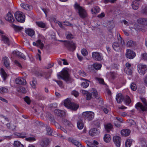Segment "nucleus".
Masks as SVG:
<instances>
[{"label":"nucleus","mask_w":147,"mask_h":147,"mask_svg":"<svg viewBox=\"0 0 147 147\" xmlns=\"http://www.w3.org/2000/svg\"><path fill=\"white\" fill-rule=\"evenodd\" d=\"M64 42V45L65 47L69 51H73L76 48V44L73 41L69 40H60Z\"/></svg>","instance_id":"obj_1"},{"label":"nucleus","mask_w":147,"mask_h":147,"mask_svg":"<svg viewBox=\"0 0 147 147\" xmlns=\"http://www.w3.org/2000/svg\"><path fill=\"white\" fill-rule=\"evenodd\" d=\"M75 8L77 9L80 16L83 18L86 17L87 14L85 10L80 6L77 2H76L74 5Z\"/></svg>","instance_id":"obj_2"},{"label":"nucleus","mask_w":147,"mask_h":147,"mask_svg":"<svg viewBox=\"0 0 147 147\" xmlns=\"http://www.w3.org/2000/svg\"><path fill=\"white\" fill-rule=\"evenodd\" d=\"M15 16L17 20L20 22H24L25 20V16L24 13L20 11H17L15 13Z\"/></svg>","instance_id":"obj_3"},{"label":"nucleus","mask_w":147,"mask_h":147,"mask_svg":"<svg viewBox=\"0 0 147 147\" xmlns=\"http://www.w3.org/2000/svg\"><path fill=\"white\" fill-rule=\"evenodd\" d=\"M92 92L91 93L89 92H88L86 95V99L87 100H90L92 98V95L93 94V96L97 99H98L100 98V96L98 94L96 90L95 89L92 88Z\"/></svg>","instance_id":"obj_4"},{"label":"nucleus","mask_w":147,"mask_h":147,"mask_svg":"<svg viewBox=\"0 0 147 147\" xmlns=\"http://www.w3.org/2000/svg\"><path fill=\"white\" fill-rule=\"evenodd\" d=\"M83 117L85 119H87L88 120L92 119L94 117V113L92 111H86L83 113Z\"/></svg>","instance_id":"obj_5"},{"label":"nucleus","mask_w":147,"mask_h":147,"mask_svg":"<svg viewBox=\"0 0 147 147\" xmlns=\"http://www.w3.org/2000/svg\"><path fill=\"white\" fill-rule=\"evenodd\" d=\"M138 70L139 73L145 74L147 70V66L140 64L138 65Z\"/></svg>","instance_id":"obj_6"},{"label":"nucleus","mask_w":147,"mask_h":147,"mask_svg":"<svg viewBox=\"0 0 147 147\" xmlns=\"http://www.w3.org/2000/svg\"><path fill=\"white\" fill-rule=\"evenodd\" d=\"M136 53L133 51L128 49L127 50L125 53L126 57L130 59H132L136 56Z\"/></svg>","instance_id":"obj_7"},{"label":"nucleus","mask_w":147,"mask_h":147,"mask_svg":"<svg viewBox=\"0 0 147 147\" xmlns=\"http://www.w3.org/2000/svg\"><path fill=\"white\" fill-rule=\"evenodd\" d=\"M57 77L59 79H62L66 82L70 80L69 74H58Z\"/></svg>","instance_id":"obj_8"},{"label":"nucleus","mask_w":147,"mask_h":147,"mask_svg":"<svg viewBox=\"0 0 147 147\" xmlns=\"http://www.w3.org/2000/svg\"><path fill=\"white\" fill-rule=\"evenodd\" d=\"M113 141L117 147H120L121 142V138L120 137L116 136L113 137Z\"/></svg>","instance_id":"obj_9"},{"label":"nucleus","mask_w":147,"mask_h":147,"mask_svg":"<svg viewBox=\"0 0 147 147\" xmlns=\"http://www.w3.org/2000/svg\"><path fill=\"white\" fill-rule=\"evenodd\" d=\"M92 56L94 60L97 61H100L102 58L100 53L97 52H93L92 54Z\"/></svg>","instance_id":"obj_10"},{"label":"nucleus","mask_w":147,"mask_h":147,"mask_svg":"<svg viewBox=\"0 0 147 147\" xmlns=\"http://www.w3.org/2000/svg\"><path fill=\"white\" fill-rule=\"evenodd\" d=\"M135 108L138 110H141L142 111H146L147 110V107L143 105L140 102L137 103L135 106Z\"/></svg>","instance_id":"obj_11"},{"label":"nucleus","mask_w":147,"mask_h":147,"mask_svg":"<svg viewBox=\"0 0 147 147\" xmlns=\"http://www.w3.org/2000/svg\"><path fill=\"white\" fill-rule=\"evenodd\" d=\"M5 19L10 22H14L15 19L11 13L8 12L7 15L5 17Z\"/></svg>","instance_id":"obj_12"},{"label":"nucleus","mask_w":147,"mask_h":147,"mask_svg":"<svg viewBox=\"0 0 147 147\" xmlns=\"http://www.w3.org/2000/svg\"><path fill=\"white\" fill-rule=\"evenodd\" d=\"M3 61L5 67L8 69H10L9 61L8 58L6 57H4L3 59Z\"/></svg>","instance_id":"obj_13"},{"label":"nucleus","mask_w":147,"mask_h":147,"mask_svg":"<svg viewBox=\"0 0 147 147\" xmlns=\"http://www.w3.org/2000/svg\"><path fill=\"white\" fill-rule=\"evenodd\" d=\"M99 133L97 129L95 128L91 129L89 132V134L92 136L98 135Z\"/></svg>","instance_id":"obj_14"},{"label":"nucleus","mask_w":147,"mask_h":147,"mask_svg":"<svg viewBox=\"0 0 147 147\" xmlns=\"http://www.w3.org/2000/svg\"><path fill=\"white\" fill-rule=\"evenodd\" d=\"M15 82L17 84H26V81L22 78H18L16 79Z\"/></svg>","instance_id":"obj_15"},{"label":"nucleus","mask_w":147,"mask_h":147,"mask_svg":"<svg viewBox=\"0 0 147 147\" xmlns=\"http://www.w3.org/2000/svg\"><path fill=\"white\" fill-rule=\"evenodd\" d=\"M57 115L60 116H63L65 115V112L61 110L55 109L54 111Z\"/></svg>","instance_id":"obj_16"},{"label":"nucleus","mask_w":147,"mask_h":147,"mask_svg":"<svg viewBox=\"0 0 147 147\" xmlns=\"http://www.w3.org/2000/svg\"><path fill=\"white\" fill-rule=\"evenodd\" d=\"M124 98L123 96L121 93H119L116 95V99L117 102L119 103H121Z\"/></svg>","instance_id":"obj_17"},{"label":"nucleus","mask_w":147,"mask_h":147,"mask_svg":"<svg viewBox=\"0 0 147 147\" xmlns=\"http://www.w3.org/2000/svg\"><path fill=\"white\" fill-rule=\"evenodd\" d=\"M79 106L78 104L74 102H71L68 108L74 110L76 111L79 108Z\"/></svg>","instance_id":"obj_18"},{"label":"nucleus","mask_w":147,"mask_h":147,"mask_svg":"<svg viewBox=\"0 0 147 147\" xmlns=\"http://www.w3.org/2000/svg\"><path fill=\"white\" fill-rule=\"evenodd\" d=\"M68 140L69 142L72 143V144L78 147V146L79 144H80V143L79 142L74 139V138H69Z\"/></svg>","instance_id":"obj_19"},{"label":"nucleus","mask_w":147,"mask_h":147,"mask_svg":"<svg viewBox=\"0 0 147 147\" xmlns=\"http://www.w3.org/2000/svg\"><path fill=\"white\" fill-rule=\"evenodd\" d=\"M130 133V130L128 129H125L122 130L121 131V134L124 136H128Z\"/></svg>","instance_id":"obj_20"},{"label":"nucleus","mask_w":147,"mask_h":147,"mask_svg":"<svg viewBox=\"0 0 147 147\" xmlns=\"http://www.w3.org/2000/svg\"><path fill=\"white\" fill-rule=\"evenodd\" d=\"M13 54H16L17 56L21 58L24 59L26 60V58L25 56L22 53H21L19 51H13Z\"/></svg>","instance_id":"obj_21"},{"label":"nucleus","mask_w":147,"mask_h":147,"mask_svg":"<svg viewBox=\"0 0 147 147\" xmlns=\"http://www.w3.org/2000/svg\"><path fill=\"white\" fill-rule=\"evenodd\" d=\"M1 40L3 42L8 46L10 45V42L8 38L5 36L2 35L1 36Z\"/></svg>","instance_id":"obj_22"},{"label":"nucleus","mask_w":147,"mask_h":147,"mask_svg":"<svg viewBox=\"0 0 147 147\" xmlns=\"http://www.w3.org/2000/svg\"><path fill=\"white\" fill-rule=\"evenodd\" d=\"M112 47L114 50L117 51H118L120 49L119 44L117 42H115L113 43Z\"/></svg>","instance_id":"obj_23"},{"label":"nucleus","mask_w":147,"mask_h":147,"mask_svg":"<svg viewBox=\"0 0 147 147\" xmlns=\"http://www.w3.org/2000/svg\"><path fill=\"white\" fill-rule=\"evenodd\" d=\"M26 33L29 36H32L34 34V31L32 29L28 28L25 30Z\"/></svg>","instance_id":"obj_24"},{"label":"nucleus","mask_w":147,"mask_h":147,"mask_svg":"<svg viewBox=\"0 0 147 147\" xmlns=\"http://www.w3.org/2000/svg\"><path fill=\"white\" fill-rule=\"evenodd\" d=\"M100 11L99 7L98 6H96L92 8L91 11L92 14H96L99 13Z\"/></svg>","instance_id":"obj_25"},{"label":"nucleus","mask_w":147,"mask_h":147,"mask_svg":"<svg viewBox=\"0 0 147 147\" xmlns=\"http://www.w3.org/2000/svg\"><path fill=\"white\" fill-rule=\"evenodd\" d=\"M138 22L142 24L145 25H147V19L141 18L138 20Z\"/></svg>","instance_id":"obj_26"},{"label":"nucleus","mask_w":147,"mask_h":147,"mask_svg":"<svg viewBox=\"0 0 147 147\" xmlns=\"http://www.w3.org/2000/svg\"><path fill=\"white\" fill-rule=\"evenodd\" d=\"M8 92V89L6 87H2L0 88V93L1 94L7 93Z\"/></svg>","instance_id":"obj_27"},{"label":"nucleus","mask_w":147,"mask_h":147,"mask_svg":"<svg viewBox=\"0 0 147 147\" xmlns=\"http://www.w3.org/2000/svg\"><path fill=\"white\" fill-rule=\"evenodd\" d=\"M20 5L22 8L26 10H29L32 8V7L29 5L24 3H21Z\"/></svg>","instance_id":"obj_28"},{"label":"nucleus","mask_w":147,"mask_h":147,"mask_svg":"<svg viewBox=\"0 0 147 147\" xmlns=\"http://www.w3.org/2000/svg\"><path fill=\"white\" fill-rule=\"evenodd\" d=\"M26 134L25 132H23L21 133H17L15 134L16 136L18 137L24 138L26 137Z\"/></svg>","instance_id":"obj_29"},{"label":"nucleus","mask_w":147,"mask_h":147,"mask_svg":"<svg viewBox=\"0 0 147 147\" xmlns=\"http://www.w3.org/2000/svg\"><path fill=\"white\" fill-rule=\"evenodd\" d=\"M49 140L48 139H45L41 141L40 144L42 146L46 147L48 144Z\"/></svg>","instance_id":"obj_30"},{"label":"nucleus","mask_w":147,"mask_h":147,"mask_svg":"<svg viewBox=\"0 0 147 147\" xmlns=\"http://www.w3.org/2000/svg\"><path fill=\"white\" fill-rule=\"evenodd\" d=\"M132 7L134 10L137 9L139 7V4L136 1H134L131 4Z\"/></svg>","instance_id":"obj_31"},{"label":"nucleus","mask_w":147,"mask_h":147,"mask_svg":"<svg viewBox=\"0 0 147 147\" xmlns=\"http://www.w3.org/2000/svg\"><path fill=\"white\" fill-rule=\"evenodd\" d=\"M12 26L14 28L15 30L16 31H20L23 29V28L22 27L15 25L14 24H12Z\"/></svg>","instance_id":"obj_32"},{"label":"nucleus","mask_w":147,"mask_h":147,"mask_svg":"<svg viewBox=\"0 0 147 147\" xmlns=\"http://www.w3.org/2000/svg\"><path fill=\"white\" fill-rule=\"evenodd\" d=\"M72 72L71 70L67 68L63 69L61 71V74H69Z\"/></svg>","instance_id":"obj_33"},{"label":"nucleus","mask_w":147,"mask_h":147,"mask_svg":"<svg viewBox=\"0 0 147 147\" xmlns=\"http://www.w3.org/2000/svg\"><path fill=\"white\" fill-rule=\"evenodd\" d=\"M71 103L69 99L67 98L64 101V106L68 108Z\"/></svg>","instance_id":"obj_34"},{"label":"nucleus","mask_w":147,"mask_h":147,"mask_svg":"<svg viewBox=\"0 0 147 147\" xmlns=\"http://www.w3.org/2000/svg\"><path fill=\"white\" fill-rule=\"evenodd\" d=\"M77 126L78 128L80 129L83 128L84 127V124L82 120H79L78 121Z\"/></svg>","instance_id":"obj_35"},{"label":"nucleus","mask_w":147,"mask_h":147,"mask_svg":"<svg viewBox=\"0 0 147 147\" xmlns=\"http://www.w3.org/2000/svg\"><path fill=\"white\" fill-rule=\"evenodd\" d=\"M104 139L105 142H110L111 140L110 135L108 134H105L104 137Z\"/></svg>","instance_id":"obj_36"},{"label":"nucleus","mask_w":147,"mask_h":147,"mask_svg":"<svg viewBox=\"0 0 147 147\" xmlns=\"http://www.w3.org/2000/svg\"><path fill=\"white\" fill-rule=\"evenodd\" d=\"M135 45V42L131 40H129L127 43V46L129 47H133Z\"/></svg>","instance_id":"obj_37"},{"label":"nucleus","mask_w":147,"mask_h":147,"mask_svg":"<svg viewBox=\"0 0 147 147\" xmlns=\"http://www.w3.org/2000/svg\"><path fill=\"white\" fill-rule=\"evenodd\" d=\"M36 24L39 27L42 28H45L46 26L45 24L42 22H36Z\"/></svg>","instance_id":"obj_38"},{"label":"nucleus","mask_w":147,"mask_h":147,"mask_svg":"<svg viewBox=\"0 0 147 147\" xmlns=\"http://www.w3.org/2000/svg\"><path fill=\"white\" fill-rule=\"evenodd\" d=\"M30 84L33 88H35L37 84V82L36 78H33L32 81L30 82Z\"/></svg>","instance_id":"obj_39"},{"label":"nucleus","mask_w":147,"mask_h":147,"mask_svg":"<svg viewBox=\"0 0 147 147\" xmlns=\"http://www.w3.org/2000/svg\"><path fill=\"white\" fill-rule=\"evenodd\" d=\"M17 90L19 92H21L24 93H26L27 91L23 87H20V88H18Z\"/></svg>","instance_id":"obj_40"},{"label":"nucleus","mask_w":147,"mask_h":147,"mask_svg":"<svg viewBox=\"0 0 147 147\" xmlns=\"http://www.w3.org/2000/svg\"><path fill=\"white\" fill-rule=\"evenodd\" d=\"M132 140L131 139H128L126 140L125 143L126 147H130L132 144Z\"/></svg>","instance_id":"obj_41"},{"label":"nucleus","mask_w":147,"mask_h":147,"mask_svg":"<svg viewBox=\"0 0 147 147\" xmlns=\"http://www.w3.org/2000/svg\"><path fill=\"white\" fill-rule=\"evenodd\" d=\"M37 43V47H40V49H42L44 47V45L43 43L41 42V41L40 40H38L36 41Z\"/></svg>","instance_id":"obj_42"},{"label":"nucleus","mask_w":147,"mask_h":147,"mask_svg":"<svg viewBox=\"0 0 147 147\" xmlns=\"http://www.w3.org/2000/svg\"><path fill=\"white\" fill-rule=\"evenodd\" d=\"M14 145L16 147H24V145L18 141H15Z\"/></svg>","instance_id":"obj_43"},{"label":"nucleus","mask_w":147,"mask_h":147,"mask_svg":"<svg viewBox=\"0 0 147 147\" xmlns=\"http://www.w3.org/2000/svg\"><path fill=\"white\" fill-rule=\"evenodd\" d=\"M63 122L65 125L71 127L73 125L68 120L65 119H62Z\"/></svg>","instance_id":"obj_44"},{"label":"nucleus","mask_w":147,"mask_h":147,"mask_svg":"<svg viewBox=\"0 0 147 147\" xmlns=\"http://www.w3.org/2000/svg\"><path fill=\"white\" fill-rule=\"evenodd\" d=\"M106 129L107 131L108 132L112 128V125L111 123H108L105 125Z\"/></svg>","instance_id":"obj_45"},{"label":"nucleus","mask_w":147,"mask_h":147,"mask_svg":"<svg viewBox=\"0 0 147 147\" xmlns=\"http://www.w3.org/2000/svg\"><path fill=\"white\" fill-rule=\"evenodd\" d=\"M66 38L68 39H70L74 38L73 35L69 32H67L66 34Z\"/></svg>","instance_id":"obj_46"},{"label":"nucleus","mask_w":147,"mask_h":147,"mask_svg":"<svg viewBox=\"0 0 147 147\" xmlns=\"http://www.w3.org/2000/svg\"><path fill=\"white\" fill-rule=\"evenodd\" d=\"M125 100V101L126 104L127 105H129L131 102L130 98L128 96H126Z\"/></svg>","instance_id":"obj_47"},{"label":"nucleus","mask_w":147,"mask_h":147,"mask_svg":"<svg viewBox=\"0 0 147 147\" xmlns=\"http://www.w3.org/2000/svg\"><path fill=\"white\" fill-rule=\"evenodd\" d=\"M46 129L47 131V134L49 135H51L52 133L53 130L51 129L50 127L49 126H47L46 127Z\"/></svg>","instance_id":"obj_48"},{"label":"nucleus","mask_w":147,"mask_h":147,"mask_svg":"<svg viewBox=\"0 0 147 147\" xmlns=\"http://www.w3.org/2000/svg\"><path fill=\"white\" fill-rule=\"evenodd\" d=\"M93 66L96 69H99L101 67V65L100 64L95 63L93 64Z\"/></svg>","instance_id":"obj_49"},{"label":"nucleus","mask_w":147,"mask_h":147,"mask_svg":"<svg viewBox=\"0 0 147 147\" xmlns=\"http://www.w3.org/2000/svg\"><path fill=\"white\" fill-rule=\"evenodd\" d=\"M81 85L83 88H86L88 87L89 85V84L88 82L85 81L83 82L81 84Z\"/></svg>","instance_id":"obj_50"},{"label":"nucleus","mask_w":147,"mask_h":147,"mask_svg":"<svg viewBox=\"0 0 147 147\" xmlns=\"http://www.w3.org/2000/svg\"><path fill=\"white\" fill-rule=\"evenodd\" d=\"M124 72L126 74H132L133 73L132 70L128 67L125 68Z\"/></svg>","instance_id":"obj_51"},{"label":"nucleus","mask_w":147,"mask_h":147,"mask_svg":"<svg viewBox=\"0 0 147 147\" xmlns=\"http://www.w3.org/2000/svg\"><path fill=\"white\" fill-rule=\"evenodd\" d=\"M24 101L28 105L30 104L31 102V100L30 98L28 96H26L24 98Z\"/></svg>","instance_id":"obj_52"},{"label":"nucleus","mask_w":147,"mask_h":147,"mask_svg":"<svg viewBox=\"0 0 147 147\" xmlns=\"http://www.w3.org/2000/svg\"><path fill=\"white\" fill-rule=\"evenodd\" d=\"M140 98L144 105L147 107V101L146 99L145 98L143 97H141Z\"/></svg>","instance_id":"obj_53"},{"label":"nucleus","mask_w":147,"mask_h":147,"mask_svg":"<svg viewBox=\"0 0 147 147\" xmlns=\"http://www.w3.org/2000/svg\"><path fill=\"white\" fill-rule=\"evenodd\" d=\"M81 52L82 54L84 56H86L88 54V52L87 50L85 49H82L81 51Z\"/></svg>","instance_id":"obj_54"},{"label":"nucleus","mask_w":147,"mask_h":147,"mask_svg":"<svg viewBox=\"0 0 147 147\" xmlns=\"http://www.w3.org/2000/svg\"><path fill=\"white\" fill-rule=\"evenodd\" d=\"M130 87L132 90L135 91L136 90V86L135 83H132Z\"/></svg>","instance_id":"obj_55"},{"label":"nucleus","mask_w":147,"mask_h":147,"mask_svg":"<svg viewBox=\"0 0 147 147\" xmlns=\"http://www.w3.org/2000/svg\"><path fill=\"white\" fill-rule=\"evenodd\" d=\"M71 93V94L74 95L76 97H78L79 95L78 92L75 90L72 91Z\"/></svg>","instance_id":"obj_56"},{"label":"nucleus","mask_w":147,"mask_h":147,"mask_svg":"<svg viewBox=\"0 0 147 147\" xmlns=\"http://www.w3.org/2000/svg\"><path fill=\"white\" fill-rule=\"evenodd\" d=\"M142 58L144 60H147V53H144L141 55Z\"/></svg>","instance_id":"obj_57"},{"label":"nucleus","mask_w":147,"mask_h":147,"mask_svg":"<svg viewBox=\"0 0 147 147\" xmlns=\"http://www.w3.org/2000/svg\"><path fill=\"white\" fill-rule=\"evenodd\" d=\"M95 79L99 82V83L102 84H104V82L103 80L99 78H96Z\"/></svg>","instance_id":"obj_58"},{"label":"nucleus","mask_w":147,"mask_h":147,"mask_svg":"<svg viewBox=\"0 0 147 147\" xmlns=\"http://www.w3.org/2000/svg\"><path fill=\"white\" fill-rule=\"evenodd\" d=\"M115 120H117L118 121L119 123H121L123 122V119L121 118H119L118 117H116L114 118Z\"/></svg>","instance_id":"obj_59"},{"label":"nucleus","mask_w":147,"mask_h":147,"mask_svg":"<svg viewBox=\"0 0 147 147\" xmlns=\"http://www.w3.org/2000/svg\"><path fill=\"white\" fill-rule=\"evenodd\" d=\"M116 0H104V2L106 3L109 2L114 3L116 1Z\"/></svg>","instance_id":"obj_60"},{"label":"nucleus","mask_w":147,"mask_h":147,"mask_svg":"<svg viewBox=\"0 0 147 147\" xmlns=\"http://www.w3.org/2000/svg\"><path fill=\"white\" fill-rule=\"evenodd\" d=\"M1 75L4 80H5L9 76L7 74H1Z\"/></svg>","instance_id":"obj_61"},{"label":"nucleus","mask_w":147,"mask_h":147,"mask_svg":"<svg viewBox=\"0 0 147 147\" xmlns=\"http://www.w3.org/2000/svg\"><path fill=\"white\" fill-rule=\"evenodd\" d=\"M14 63L16 65L19 66V67H22V66L20 63L17 60H15L14 61Z\"/></svg>","instance_id":"obj_62"},{"label":"nucleus","mask_w":147,"mask_h":147,"mask_svg":"<svg viewBox=\"0 0 147 147\" xmlns=\"http://www.w3.org/2000/svg\"><path fill=\"white\" fill-rule=\"evenodd\" d=\"M64 23H65L64 25L69 26H72L73 25L70 23L69 22H67V21H64Z\"/></svg>","instance_id":"obj_63"},{"label":"nucleus","mask_w":147,"mask_h":147,"mask_svg":"<svg viewBox=\"0 0 147 147\" xmlns=\"http://www.w3.org/2000/svg\"><path fill=\"white\" fill-rule=\"evenodd\" d=\"M87 146L88 147H97V146L94 144H87Z\"/></svg>","instance_id":"obj_64"}]
</instances>
